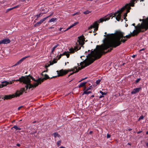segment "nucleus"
Returning <instances> with one entry per match:
<instances>
[{"mask_svg":"<svg viewBox=\"0 0 148 148\" xmlns=\"http://www.w3.org/2000/svg\"><path fill=\"white\" fill-rule=\"evenodd\" d=\"M60 148H66L65 147H63V146H61L60 147Z\"/></svg>","mask_w":148,"mask_h":148,"instance_id":"nucleus-50","label":"nucleus"},{"mask_svg":"<svg viewBox=\"0 0 148 148\" xmlns=\"http://www.w3.org/2000/svg\"><path fill=\"white\" fill-rule=\"evenodd\" d=\"M75 73V72H73L72 73L70 74L68 76V77H69L71 75H72L73 74Z\"/></svg>","mask_w":148,"mask_h":148,"instance_id":"nucleus-42","label":"nucleus"},{"mask_svg":"<svg viewBox=\"0 0 148 148\" xmlns=\"http://www.w3.org/2000/svg\"><path fill=\"white\" fill-rule=\"evenodd\" d=\"M99 92L100 93H101L102 95H106V93L105 92H102L101 91H99Z\"/></svg>","mask_w":148,"mask_h":148,"instance_id":"nucleus-34","label":"nucleus"},{"mask_svg":"<svg viewBox=\"0 0 148 148\" xmlns=\"http://www.w3.org/2000/svg\"><path fill=\"white\" fill-rule=\"evenodd\" d=\"M126 17H124L123 18V19L125 20L126 19Z\"/></svg>","mask_w":148,"mask_h":148,"instance_id":"nucleus-60","label":"nucleus"},{"mask_svg":"<svg viewBox=\"0 0 148 148\" xmlns=\"http://www.w3.org/2000/svg\"><path fill=\"white\" fill-rule=\"evenodd\" d=\"M73 27L71 25V26H70V27H68L66 30H64V32H65V31H66L67 30H69V29H71V28L72 27Z\"/></svg>","mask_w":148,"mask_h":148,"instance_id":"nucleus-36","label":"nucleus"},{"mask_svg":"<svg viewBox=\"0 0 148 148\" xmlns=\"http://www.w3.org/2000/svg\"><path fill=\"white\" fill-rule=\"evenodd\" d=\"M12 9H13L12 8L7 9L6 10V11L5 12V13H7V12H9L10 11L12 10Z\"/></svg>","mask_w":148,"mask_h":148,"instance_id":"nucleus-28","label":"nucleus"},{"mask_svg":"<svg viewBox=\"0 0 148 148\" xmlns=\"http://www.w3.org/2000/svg\"><path fill=\"white\" fill-rule=\"evenodd\" d=\"M143 19L142 20V19H140L139 20H140V21H143ZM143 22H142V23H143Z\"/></svg>","mask_w":148,"mask_h":148,"instance_id":"nucleus-59","label":"nucleus"},{"mask_svg":"<svg viewBox=\"0 0 148 148\" xmlns=\"http://www.w3.org/2000/svg\"><path fill=\"white\" fill-rule=\"evenodd\" d=\"M142 132V131H139V132H137V133L138 134H140V133H141V132Z\"/></svg>","mask_w":148,"mask_h":148,"instance_id":"nucleus-47","label":"nucleus"},{"mask_svg":"<svg viewBox=\"0 0 148 148\" xmlns=\"http://www.w3.org/2000/svg\"><path fill=\"white\" fill-rule=\"evenodd\" d=\"M60 148H66L65 147H63V146H61L60 147Z\"/></svg>","mask_w":148,"mask_h":148,"instance_id":"nucleus-51","label":"nucleus"},{"mask_svg":"<svg viewBox=\"0 0 148 148\" xmlns=\"http://www.w3.org/2000/svg\"><path fill=\"white\" fill-rule=\"evenodd\" d=\"M48 11L49 10L47 9V8H42L41 10V11L42 12V14H43L47 13Z\"/></svg>","mask_w":148,"mask_h":148,"instance_id":"nucleus-17","label":"nucleus"},{"mask_svg":"<svg viewBox=\"0 0 148 148\" xmlns=\"http://www.w3.org/2000/svg\"><path fill=\"white\" fill-rule=\"evenodd\" d=\"M1 83V84H0V88H1L6 86L7 84H10L9 82L6 81L2 82Z\"/></svg>","mask_w":148,"mask_h":148,"instance_id":"nucleus-13","label":"nucleus"},{"mask_svg":"<svg viewBox=\"0 0 148 148\" xmlns=\"http://www.w3.org/2000/svg\"><path fill=\"white\" fill-rule=\"evenodd\" d=\"M146 145L147 147H148V143H146Z\"/></svg>","mask_w":148,"mask_h":148,"instance_id":"nucleus-52","label":"nucleus"},{"mask_svg":"<svg viewBox=\"0 0 148 148\" xmlns=\"http://www.w3.org/2000/svg\"><path fill=\"white\" fill-rule=\"evenodd\" d=\"M141 89L140 87L134 88L133 89V90L131 92L132 94H133L139 92L140 90Z\"/></svg>","mask_w":148,"mask_h":148,"instance_id":"nucleus-11","label":"nucleus"},{"mask_svg":"<svg viewBox=\"0 0 148 148\" xmlns=\"http://www.w3.org/2000/svg\"><path fill=\"white\" fill-rule=\"evenodd\" d=\"M92 87V86H89V87H88V88L86 90H90L91 89V88Z\"/></svg>","mask_w":148,"mask_h":148,"instance_id":"nucleus-38","label":"nucleus"},{"mask_svg":"<svg viewBox=\"0 0 148 148\" xmlns=\"http://www.w3.org/2000/svg\"><path fill=\"white\" fill-rule=\"evenodd\" d=\"M136 56V55H133L132 56V57L133 58H135Z\"/></svg>","mask_w":148,"mask_h":148,"instance_id":"nucleus-44","label":"nucleus"},{"mask_svg":"<svg viewBox=\"0 0 148 148\" xmlns=\"http://www.w3.org/2000/svg\"><path fill=\"white\" fill-rule=\"evenodd\" d=\"M66 53V52H64L62 54H60V55H59V56L58 57V60H59L60 59V58H61V56H63V55H65Z\"/></svg>","mask_w":148,"mask_h":148,"instance_id":"nucleus-23","label":"nucleus"},{"mask_svg":"<svg viewBox=\"0 0 148 148\" xmlns=\"http://www.w3.org/2000/svg\"><path fill=\"white\" fill-rule=\"evenodd\" d=\"M47 68V67L46 68V70L45 71H44L43 72H47L48 71V69Z\"/></svg>","mask_w":148,"mask_h":148,"instance_id":"nucleus-46","label":"nucleus"},{"mask_svg":"<svg viewBox=\"0 0 148 148\" xmlns=\"http://www.w3.org/2000/svg\"><path fill=\"white\" fill-rule=\"evenodd\" d=\"M92 49L91 50L90 53L88 54V55L86 56L87 58L83 62H81L80 63V65L81 66V68L80 67H78V69H77V67H75L73 69H68L67 70H64L61 69L59 71H57L58 75L55 76H53L51 78H54L57 77L62 76L64 75H65L68 72H70L71 71H74L76 70L75 73L78 72L79 70L82 69H83L87 66L92 63L95 60L99 59L101 58V55H99L97 52L96 49L92 51Z\"/></svg>","mask_w":148,"mask_h":148,"instance_id":"nucleus-3","label":"nucleus"},{"mask_svg":"<svg viewBox=\"0 0 148 148\" xmlns=\"http://www.w3.org/2000/svg\"><path fill=\"white\" fill-rule=\"evenodd\" d=\"M147 21L145 22L143 20V22L141 23V24L139 23L138 25L136 26L135 23H133L132 25L135 27L136 30H137V29H139L141 32H144L145 31L147 30L148 29V25L147 24Z\"/></svg>","mask_w":148,"mask_h":148,"instance_id":"nucleus-6","label":"nucleus"},{"mask_svg":"<svg viewBox=\"0 0 148 148\" xmlns=\"http://www.w3.org/2000/svg\"><path fill=\"white\" fill-rule=\"evenodd\" d=\"M53 135H54L55 137H59L60 136V135H59L58 133H54L53 134Z\"/></svg>","mask_w":148,"mask_h":148,"instance_id":"nucleus-22","label":"nucleus"},{"mask_svg":"<svg viewBox=\"0 0 148 148\" xmlns=\"http://www.w3.org/2000/svg\"><path fill=\"white\" fill-rule=\"evenodd\" d=\"M61 141L60 140H59L57 142V144L58 146H60L61 145Z\"/></svg>","mask_w":148,"mask_h":148,"instance_id":"nucleus-31","label":"nucleus"},{"mask_svg":"<svg viewBox=\"0 0 148 148\" xmlns=\"http://www.w3.org/2000/svg\"><path fill=\"white\" fill-rule=\"evenodd\" d=\"M81 48V46L79 47V46H77L75 47V48L74 49L72 48L69 49L70 51L69 52L68 51L66 52V53L65 55H66L67 56V58H69L70 56V54H69V53H73L75 52V51H76L79 49H80Z\"/></svg>","mask_w":148,"mask_h":148,"instance_id":"nucleus-7","label":"nucleus"},{"mask_svg":"<svg viewBox=\"0 0 148 148\" xmlns=\"http://www.w3.org/2000/svg\"><path fill=\"white\" fill-rule=\"evenodd\" d=\"M86 88L85 87L84 88V92L83 94H82V95H83L84 94H86L88 95L90 93L92 92L90 91H88V90H86Z\"/></svg>","mask_w":148,"mask_h":148,"instance_id":"nucleus-16","label":"nucleus"},{"mask_svg":"<svg viewBox=\"0 0 148 148\" xmlns=\"http://www.w3.org/2000/svg\"><path fill=\"white\" fill-rule=\"evenodd\" d=\"M42 14H42V12H40L39 14L36 15L35 16H37V17L36 18V19L35 20L34 22H35V21L36 20H37V19L38 18L42 16Z\"/></svg>","mask_w":148,"mask_h":148,"instance_id":"nucleus-19","label":"nucleus"},{"mask_svg":"<svg viewBox=\"0 0 148 148\" xmlns=\"http://www.w3.org/2000/svg\"><path fill=\"white\" fill-rule=\"evenodd\" d=\"M132 130V129H130L128 130V131H131Z\"/></svg>","mask_w":148,"mask_h":148,"instance_id":"nucleus-57","label":"nucleus"},{"mask_svg":"<svg viewBox=\"0 0 148 148\" xmlns=\"http://www.w3.org/2000/svg\"><path fill=\"white\" fill-rule=\"evenodd\" d=\"M13 128H14L15 129H16V130H21V128L20 127H17L16 125H14L13 127H12L11 129H12Z\"/></svg>","mask_w":148,"mask_h":148,"instance_id":"nucleus-21","label":"nucleus"},{"mask_svg":"<svg viewBox=\"0 0 148 148\" xmlns=\"http://www.w3.org/2000/svg\"><path fill=\"white\" fill-rule=\"evenodd\" d=\"M41 75L42 76H44L45 77L42 78H39V80H40V84H41L42 82H43L44 81V80H46L47 79H50L52 78H50L48 76V75L46 74H45V75H44L42 73Z\"/></svg>","mask_w":148,"mask_h":148,"instance_id":"nucleus-9","label":"nucleus"},{"mask_svg":"<svg viewBox=\"0 0 148 148\" xmlns=\"http://www.w3.org/2000/svg\"><path fill=\"white\" fill-rule=\"evenodd\" d=\"M23 107V106H21L19 107L18 108V110H20V109Z\"/></svg>","mask_w":148,"mask_h":148,"instance_id":"nucleus-43","label":"nucleus"},{"mask_svg":"<svg viewBox=\"0 0 148 148\" xmlns=\"http://www.w3.org/2000/svg\"><path fill=\"white\" fill-rule=\"evenodd\" d=\"M128 145H131V143H128Z\"/></svg>","mask_w":148,"mask_h":148,"instance_id":"nucleus-62","label":"nucleus"},{"mask_svg":"<svg viewBox=\"0 0 148 148\" xmlns=\"http://www.w3.org/2000/svg\"><path fill=\"white\" fill-rule=\"evenodd\" d=\"M87 83V82H84L83 83H81L80 85H79L78 87L80 88L81 87L85 86V87H86L85 86V85Z\"/></svg>","mask_w":148,"mask_h":148,"instance_id":"nucleus-18","label":"nucleus"},{"mask_svg":"<svg viewBox=\"0 0 148 148\" xmlns=\"http://www.w3.org/2000/svg\"><path fill=\"white\" fill-rule=\"evenodd\" d=\"M145 22L146 21H147V25H148V17L146 19H143V20Z\"/></svg>","mask_w":148,"mask_h":148,"instance_id":"nucleus-30","label":"nucleus"},{"mask_svg":"<svg viewBox=\"0 0 148 148\" xmlns=\"http://www.w3.org/2000/svg\"><path fill=\"white\" fill-rule=\"evenodd\" d=\"M14 81H19L21 83L22 82L23 84H29V89L31 88H35L39 84H40V81L39 80V78L36 80L30 75L25 77L22 76L20 77L19 79Z\"/></svg>","mask_w":148,"mask_h":148,"instance_id":"nucleus-4","label":"nucleus"},{"mask_svg":"<svg viewBox=\"0 0 148 148\" xmlns=\"http://www.w3.org/2000/svg\"><path fill=\"white\" fill-rule=\"evenodd\" d=\"M141 1H143L144 0H140ZM137 0H131L130 3L129 4H127L125 6L123 7L120 10H118L117 12L114 13H111L107 16H105V17L102 18L100 19L99 20L95 22L93 25H91L88 28V29H93L94 30L93 32H94L95 31H97L98 30L99 27V23H102L104 21H106L108 20L113 15L114 16L113 17L116 16V19L118 21H120L121 19V14L125 9L127 10V12L125 13L124 15V17H126L127 16V13L130 12L131 8V6H134V2H137Z\"/></svg>","mask_w":148,"mask_h":148,"instance_id":"nucleus-2","label":"nucleus"},{"mask_svg":"<svg viewBox=\"0 0 148 148\" xmlns=\"http://www.w3.org/2000/svg\"><path fill=\"white\" fill-rule=\"evenodd\" d=\"M2 44H7L9 43L10 42V40L8 38L4 39L1 40Z\"/></svg>","mask_w":148,"mask_h":148,"instance_id":"nucleus-14","label":"nucleus"},{"mask_svg":"<svg viewBox=\"0 0 148 148\" xmlns=\"http://www.w3.org/2000/svg\"><path fill=\"white\" fill-rule=\"evenodd\" d=\"M62 29V28H60L59 30L60 31H61Z\"/></svg>","mask_w":148,"mask_h":148,"instance_id":"nucleus-58","label":"nucleus"},{"mask_svg":"<svg viewBox=\"0 0 148 148\" xmlns=\"http://www.w3.org/2000/svg\"><path fill=\"white\" fill-rule=\"evenodd\" d=\"M58 46H59V45L57 44V45H55L52 49V50L51 52V53H53V51H55V49Z\"/></svg>","mask_w":148,"mask_h":148,"instance_id":"nucleus-20","label":"nucleus"},{"mask_svg":"<svg viewBox=\"0 0 148 148\" xmlns=\"http://www.w3.org/2000/svg\"><path fill=\"white\" fill-rule=\"evenodd\" d=\"M25 90V88H22L20 90H17L16 92L14 94L12 95H5L4 96L2 99H4V100L5 99H11L12 98L19 97L20 95L23 94V93Z\"/></svg>","mask_w":148,"mask_h":148,"instance_id":"nucleus-5","label":"nucleus"},{"mask_svg":"<svg viewBox=\"0 0 148 148\" xmlns=\"http://www.w3.org/2000/svg\"><path fill=\"white\" fill-rule=\"evenodd\" d=\"M53 14V12H52L51 14H50V15L49 16H48L45 17V18H47H47H48L50 17L51 16H52Z\"/></svg>","mask_w":148,"mask_h":148,"instance_id":"nucleus-33","label":"nucleus"},{"mask_svg":"<svg viewBox=\"0 0 148 148\" xmlns=\"http://www.w3.org/2000/svg\"><path fill=\"white\" fill-rule=\"evenodd\" d=\"M90 12V11H89L88 10H86L83 12V13L85 14H88Z\"/></svg>","mask_w":148,"mask_h":148,"instance_id":"nucleus-26","label":"nucleus"},{"mask_svg":"<svg viewBox=\"0 0 148 148\" xmlns=\"http://www.w3.org/2000/svg\"><path fill=\"white\" fill-rule=\"evenodd\" d=\"M19 6V5H18L16 6H14V7H13L12 8L13 9H14V8H18Z\"/></svg>","mask_w":148,"mask_h":148,"instance_id":"nucleus-41","label":"nucleus"},{"mask_svg":"<svg viewBox=\"0 0 148 148\" xmlns=\"http://www.w3.org/2000/svg\"><path fill=\"white\" fill-rule=\"evenodd\" d=\"M92 32V30H91V31H90L89 32H90V33H91Z\"/></svg>","mask_w":148,"mask_h":148,"instance_id":"nucleus-61","label":"nucleus"},{"mask_svg":"<svg viewBox=\"0 0 148 148\" xmlns=\"http://www.w3.org/2000/svg\"><path fill=\"white\" fill-rule=\"evenodd\" d=\"M1 44H2V42L1 40H0V45Z\"/></svg>","mask_w":148,"mask_h":148,"instance_id":"nucleus-56","label":"nucleus"},{"mask_svg":"<svg viewBox=\"0 0 148 148\" xmlns=\"http://www.w3.org/2000/svg\"><path fill=\"white\" fill-rule=\"evenodd\" d=\"M101 81V79H99L98 80H97L96 82V84H99L100 82Z\"/></svg>","mask_w":148,"mask_h":148,"instance_id":"nucleus-32","label":"nucleus"},{"mask_svg":"<svg viewBox=\"0 0 148 148\" xmlns=\"http://www.w3.org/2000/svg\"><path fill=\"white\" fill-rule=\"evenodd\" d=\"M146 134H148V131L146 132Z\"/></svg>","mask_w":148,"mask_h":148,"instance_id":"nucleus-63","label":"nucleus"},{"mask_svg":"<svg viewBox=\"0 0 148 148\" xmlns=\"http://www.w3.org/2000/svg\"><path fill=\"white\" fill-rule=\"evenodd\" d=\"M36 133V132H33V133H32V134H34V133Z\"/></svg>","mask_w":148,"mask_h":148,"instance_id":"nucleus-64","label":"nucleus"},{"mask_svg":"<svg viewBox=\"0 0 148 148\" xmlns=\"http://www.w3.org/2000/svg\"><path fill=\"white\" fill-rule=\"evenodd\" d=\"M16 145L18 147H20L21 145L20 144L18 143L16 144Z\"/></svg>","mask_w":148,"mask_h":148,"instance_id":"nucleus-45","label":"nucleus"},{"mask_svg":"<svg viewBox=\"0 0 148 148\" xmlns=\"http://www.w3.org/2000/svg\"><path fill=\"white\" fill-rule=\"evenodd\" d=\"M144 116L143 115L141 116L138 119V121H140V120L143 119H144Z\"/></svg>","mask_w":148,"mask_h":148,"instance_id":"nucleus-27","label":"nucleus"},{"mask_svg":"<svg viewBox=\"0 0 148 148\" xmlns=\"http://www.w3.org/2000/svg\"><path fill=\"white\" fill-rule=\"evenodd\" d=\"M56 20V18H51L49 21V22L50 23L52 22H54Z\"/></svg>","mask_w":148,"mask_h":148,"instance_id":"nucleus-24","label":"nucleus"},{"mask_svg":"<svg viewBox=\"0 0 148 148\" xmlns=\"http://www.w3.org/2000/svg\"><path fill=\"white\" fill-rule=\"evenodd\" d=\"M110 136H111L110 135H109L108 134H107V138H110Z\"/></svg>","mask_w":148,"mask_h":148,"instance_id":"nucleus-40","label":"nucleus"},{"mask_svg":"<svg viewBox=\"0 0 148 148\" xmlns=\"http://www.w3.org/2000/svg\"><path fill=\"white\" fill-rule=\"evenodd\" d=\"M144 50V49H141L140 50V51H143Z\"/></svg>","mask_w":148,"mask_h":148,"instance_id":"nucleus-48","label":"nucleus"},{"mask_svg":"<svg viewBox=\"0 0 148 148\" xmlns=\"http://www.w3.org/2000/svg\"><path fill=\"white\" fill-rule=\"evenodd\" d=\"M57 62L56 61H55V59L53 60L52 62H51V61H49V64H48V65H46L45 66V68L48 67L50 66L51 65L53 64L54 63H55Z\"/></svg>","mask_w":148,"mask_h":148,"instance_id":"nucleus-15","label":"nucleus"},{"mask_svg":"<svg viewBox=\"0 0 148 148\" xmlns=\"http://www.w3.org/2000/svg\"><path fill=\"white\" fill-rule=\"evenodd\" d=\"M140 78H138L136 80L135 82L136 83H138L139 82L140 80Z\"/></svg>","mask_w":148,"mask_h":148,"instance_id":"nucleus-37","label":"nucleus"},{"mask_svg":"<svg viewBox=\"0 0 148 148\" xmlns=\"http://www.w3.org/2000/svg\"><path fill=\"white\" fill-rule=\"evenodd\" d=\"M141 31L140 29H138L137 30H134L132 32L130 33V34L125 36H124V33L120 31H116L115 34L105 35L104 36H107L109 39V40L105 41V38L103 41L104 42L103 45L101 47L97 45V48L96 49L97 52L101 55V57L103 54L110 52L112 48L109 49L106 52L104 51L105 50L111 47H116L120 45L121 42L124 43L127 40V39H125V38L127 39H129L131 36H136Z\"/></svg>","mask_w":148,"mask_h":148,"instance_id":"nucleus-1","label":"nucleus"},{"mask_svg":"<svg viewBox=\"0 0 148 148\" xmlns=\"http://www.w3.org/2000/svg\"><path fill=\"white\" fill-rule=\"evenodd\" d=\"M47 19V18H44L42 19H41L39 22H38L35 24L34 25V26L36 27L38 26L41 25L44 21H45Z\"/></svg>","mask_w":148,"mask_h":148,"instance_id":"nucleus-10","label":"nucleus"},{"mask_svg":"<svg viewBox=\"0 0 148 148\" xmlns=\"http://www.w3.org/2000/svg\"><path fill=\"white\" fill-rule=\"evenodd\" d=\"M79 23V22H76L74 24H72L71 25L73 27L75 26V25H76L77 24Z\"/></svg>","mask_w":148,"mask_h":148,"instance_id":"nucleus-29","label":"nucleus"},{"mask_svg":"<svg viewBox=\"0 0 148 148\" xmlns=\"http://www.w3.org/2000/svg\"><path fill=\"white\" fill-rule=\"evenodd\" d=\"M80 14V13L79 12H77L73 14V16H74L76 15H79Z\"/></svg>","mask_w":148,"mask_h":148,"instance_id":"nucleus-35","label":"nucleus"},{"mask_svg":"<svg viewBox=\"0 0 148 148\" xmlns=\"http://www.w3.org/2000/svg\"><path fill=\"white\" fill-rule=\"evenodd\" d=\"M94 97V95H92L91 96V97Z\"/></svg>","mask_w":148,"mask_h":148,"instance_id":"nucleus-55","label":"nucleus"},{"mask_svg":"<svg viewBox=\"0 0 148 148\" xmlns=\"http://www.w3.org/2000/svg\"><path fill=\"white\" fill-rule=\"evenodd\" d=\"M54 28V27H49L48 28L49 29H52V28Z\"/></svg>","mask_w":148,"mask_h":148,"instance_id":"nucleus-49","label":"nucleus"},{"mask_svg":"<svg viewBox=\"0 0 148 148\" xmlns=\"http://www.w3.org/2000/svg\"><path fill=\"white\" fill-rule=\"evenodd\" d=\"M78 38L79 40H77V41L78 42L79 44L81 45V46H82L84 43V41H85L84 36H80L78 37Z\"/></svg>","mask_w":148,"mask_h":148,"instance_id":"nucleus-8","label":"nucleus"},{"mask_svg":"<svg viewBox=\"0 0 148 148\" xmlns=\"http://www.w3.org/2000/svg\"><path fill=\"white\" fill-rule=\"evenodd\" d=\"M87 78V77H86L85 78H83V79H82L80 81H79L78 82H81L82 81L86 79Z\"/></svg>","mask_w":148,"mask_h":148,"instance_id":"nucleus-39","label":"nucleus"},{"mask_svg":"<svg viewBox=\"0 0 148 148\" xmlns=\"http://www.w3.org/2000/svg\"><path fill=\"white\" fill-rule=\"evenodd\" d=\"M29 56H25L22 58L20 60L18 61L13 66H15L16 65H17L20 64H21L22 62L26 58H28Z\"/></svg>","mask_w":148,"mask_h":148,"instance_id":"nucleus-12","label":"nucleus"},{"mask_svg":"<svg viewBox=\"0 0 148 148\" xmlns=\"http://www.w3.org/2000/svg\"><path fill=\"white\" fill-rule=\"evenodd\" d=\"M92 131H90L89 132V134H92Z\"/></svg>","mask_w":148,"mask_h":148,"instance_id":"nucleus-53","label":"nucleus"},{"mask_svg":"<svg viewBox=\"0 0 148 148\" xmlns=\"http://www.w3.org/2000/svg\"><path fill=\"white\" fill-rule=\"evenodd\" d=\"M103 96H100V97H99V98H102V97H103Z\"/></svg>","mask_w":148,"mask_h":148,"instance_id":"nucleus-54","label":"nucleus"},{"mask_svg":"<svg viewBox=\"0 0 148 148\" xmlns=\"http://www.w3.org/2000/svg\"><path fill=\"white\" fill-rule=\"evenodd\" d=\"M26 84V85L25 86V87L26 88V90H27V89H28V88L30 87V85L29 84Z\"/></svg>","mask_w":148,"mask_h":148,"instance_id":"nucleus-25","label":"nucleus"}]
</instances>
